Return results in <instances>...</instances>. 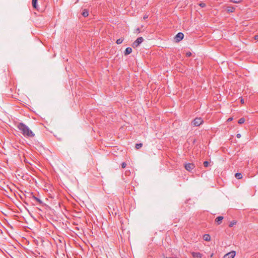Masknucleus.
Instances as JSON below:
<instances>
[{"instance_id":"f257e3e1","label":"nucleus","mask_w":258,"mask_h":258,"mask_svg":"<svg viewBox=\"0 0 258 258\" xmlns=\"http://www.w3.org/2000/svg\"><path fill=\"white\" fill-rule=\"evenodd\" d=\"M18 127L25 137H33L35 136L33 132L27 126L22 123L19 124Z\"/></svg>"},{"instance_id":"f03ea898","label":"nucleus","mask_w":258,"mask_h":258,"mask_svg":"<svg viewBox=\"0 0 258 258\" xmlns=\"http://www.w3.org/2000/svg\"><path fill=\"white\" fill-rule=\"evenodd\" d=\"M203 123V120L201 117L196 118L191 122V125L194 126H199Z\"/></svg>"},{"instance_id":"7ed1b4c3","label":"nucleus","mask_w":258,"mask_h":258,"mask_svg":"<svg viewBox=\"0 0 258 258\" xmlns=\"http://www.w3.org/2000/svg\"><path fill=\"white\" fill-rule=\"evenodd\" d=\"M144 40L143 37H140L137 38V39L133 43V47H137Z\"/></svg>"},{"instance_id":"20e7f679","label":"nucleus","mask_w":258,"mask_h":258,"mask_svg":"<svg viewBox=\"0 0 258 258\" xmlns=\"http://www.w3.org/2000/svg\"><path fill=\"white\" fill-rule=\"evenodd\" d=\"M184 37V34L181 32L178 33L174 37L175 41L176 42L180 41Z\"/></svg>"},{"instance_id":"39448f33","label":"nucleus","mask_w":258,"mask_h":258,"mask_svg":"<svg viewBox=\"0 0 258 258\" xmlns=\"http://www.w3.org/2000/svg\"><path fill=\"white\" fill-rule=\"evenodd\" d=\"M184 167L186 170L190 171L195 167V166L193 163H188L185 164Z\"/></svg>"},{"instance_id":"423d86ee","label":"nucleus","mask_w":258,"mask_h":258,"mask_svg":"<svg viewBox=\"0 0 258 258\" xmlns=\"http://www.w3.org/2000/svg\"><path fill=\"white\" fill-rule=\"evenodd\" d=\"M235 256V252L234 251H231L230 252L224 255L223 258H234Z\"/></svg>"},{"instance_id":"0eeeda50","label":"nucleus","mask_w":258,"mask_h":258,"mask_svg":"<svg viewBox=\"0 0 258 258\" xmlns=\"http://www.w3.org/2000/svg\"><path fill=\"white\" fill-rule=\"evenodd\" d=\"M223 219V217L222 216H218L216 218L215 222L217 223L218 225H220Z\"/></svg>"},{"instance_id":"6e6552de","label":"nucleus","mask_w":258,"mask_h":258,"mask_svg":"<svg viewBox=\"0 0 258 258\" xmlns=\"http://www.w3.org/2000/svg\"><path fill=\"white\" fill-rule=\"evenodd\" d=\"M192 255L194 258H200L202 256V254L200 252H192Z\"/></svg>"},{"instance_id":"1a4fd4ad","label":"nucleus","mask_w":258,"mask_h":258,"mask_svg":"<svg viewBox=\"0 0 258 258\" xmlns=\"http://www.w3.org/2000/svg\"><path fill=\"white\" fill-rule=\"evenodd\" d=\"M203 239L206 241H209L211 240V237L210 235L205 234L203 235Z\"/></svg>"},{"instance_id":"9d476101","label":"nucleus","mask_w":258,"mask_h":258,"mask_svg":"<svg viewBox=\"0 0 258 258\" xmlns=\"http://www.w3.org/2000/svg\"><path fill=\"white\" fill-rule=\"evenodd\" d=\"M235 9L233 7L228 6L226 8V10L228 13H232L234 12Z\"/></svg>"},{"instance_id":"9b49d317","label":"nucleus","mask_w":258,"mask_h":258,"mask_svg":"<svg viewBox=\"0 0 258 258\" xmlns=\"http://www.w3.org/2000/svg\"><path fill=\"white\" fill-rule=\"evenodd\" d=\"M132 52V49L131 47H127L125 49L124 51L125 55H128Z\"/></svg>"},{"instance_id":"f8f14e48","label":"nucleus","mask_w":258,"mask_h":258,"mask_svg":"<svg viewBox=\"0 0 258 258\" xmlns=\"http://www.w3.org/2000/svg\"><path fill=\"white\" fill-rule=\"evenodd\" d=\"M32 5L34 8L37 9L38 6L37 5V0H32Z\"/></svg>"},{"instance_id":"ddd939ff","label":"nucleus","mask_w":258,"mask_h":258,"mask_svg":"<svg viewBox=\"0 0 258 258\" xmlns=\"http://www.w3.org/2000/svg\"><path fill=\"white\" fill-rule=\"evenodd\" d=\"M235 177L237 179H241L242 178V175L241 173H236L235 174Z\"/></svg>"},{"instance_id":"4468645a","label":"nucleus","mask_w":258,"mask_h":258,"mask_svg":"<svg viewBox=\"0 0 258 258\" xmlns=\"http://www.w3.org/2000/svg\"><path fill=\"white\" fill-rule=\"evenodd\" d=\"M236 223V221H235V220H233L232 221L230 222V224H229V227H233L234 225H235Z\"/></svg>"},{"instance_id":"2eb2a0df","label":"nucleus","mask_w":258,"mask_h":258,"mask_svg":"<svg viewBox=\"0 0 258 258\" xmlns=\"http://www.w3.org/2000/svg\"><path fill=\"white\" fill-rule=\"evenodd\" d=\"M82 15L85 17H87L88 16V12L87 10H84L82 13Z\"/></svg>"},{"instance_id":"dca6fc26","label":"nucleus","mask_w":258,"mask_h":258,"mask_svg":"<svg viewBox=\"0 0 258 258\" xmlns=\"http://www.w3.org/2000/svg\"><path fill=\"white\" fill-rule=\"evenodd\" d=\"M245 121V119L244 118H240L239 120H238V123L239 124H242V123H243Z\"/></svg>"},{"instance_id":"f3484780","label":"nucleus","mask_w":258,"mask_h":258,"mask_svg":"<svg viewBox=\"0 0 258 258\" xmlns=\"http://www.w3.org/2000/svg\"><path fill=\"white\" fill-rule=\"evenodd\" d=\"M123 39H122V38H119V39H117V40H116V43H117V44H120L122 43V42H123Z\"/></svg>"},{"instance_id":"a211bd4d","label":"nucleus","mask_w":258,"mask_h":258,"mask_svg":"<svg viewBox=\"0 0 258 258\" xmlns=\"http://www.w3.org/2000/svg\"><path fill=\"white\" fill-rule=\"evenodd\" d=\"M242 1L243 0H230V2L233 3L238 4Z\"/></svg>"},{"instance_id":"6ab92c4d","label":"nucleus","mask_w":258,"mask_h":258,"mask_svg":"<svg viewBox=\"0 0 258 258\" xmlns=\"http://www.w3.org/2000/svg\"><path fill=\"white\" fill-rule=\"evenodd\" d=\"M142 143H140V144H137L136 145V148L137 149H140V148H141L142 147Z\"/></svg>"},{"instance_id":"aec40b11","label":"nucleus","mask_w":258,"mask_h":258,"mask_svg":"<svg viewBox=\"0 0 258 258\" xmlns=\"http://www.w3.org/2000/svg\"><path fill=\"white\" fill-rule=\"evenodd\" d=\"M209 163L208 161H204V163H203L204 166L205 167H207L208 166V165H209Z\"/></svg>"},{"instance_id":"412c9836","label":"nucleus","mask_w":258,"mask_h":258,"mask_svg":"<svg viewBox=\"0 0 258 258\" xmlns=\"http://www.w3.org/2000/svg\"><path fill=\"white\" fill-rule=\"evenodd\" d=\"M199 6L202 8H204L206 6V4L204 3H201L199 4Z\"/></svg>"},{"instance_id":"4be33fe9","label":"nucleus","mask_w":258,"mask_h":258,"mask_svg":"<svg viewBox=\"0 0 258 258\" xmlns=\"http://www.w3.org/2000/svg\"><path fill=\"white\" fill-rule=\"evenodd\" d=\"M186 55L188 57H189L191 55V53L190 52H187L186 53Z\"/></svg>"},{"instance_id":"5701e85b","label":"nucleus","mask_w":258,"mask_h":258,"mask_svg":"<svg viewBox=\"0 0 258 258\" xmlns=\"http://www.w3.org/2000/svg\"><path fill=\"white\" fill-rule=\"evenodd\" d=\"M121 166L123 168H125L126 166V164L124 162L122 163L121 164Z\"/></svg>"},{"instance_id":"b1692460","label":"nucleus","mask_w":258,"mask_h":258,"mask_svg":"<svg viewBox=\"0 0 258 258\" xmlns=\"http://www.w3.org/2000/svg\"><path fill=\"white\" fill-rule=\"evenodd\" d=\"M254 38L255 40L258 41V35H256L254 36Z\"/></svg>"},{"instance_id":"393cba45","label":"nucleus","mask_w":258,"mask_h":258,"mask_svg":"<svg viewBox=\"0 0 258 258\" xmlns=\"http://www.w3.org/2000/svg\"><path fill=\"white\" fill-rule=\"evenodd\" d=\"M236 137H237V138H240L241 135H240V134H238L236 135Z\"/></svg>"},{"instance_id":"a878e982","label":"nucleus","mask_w":258,"mask_h":258,"mask_svg":"<svg viewBox=\"0 0 258 258\" xmlns=\"http://www.w3.org/2000/svg\"><path fill=\"white\" fill-rule=\"evenodd\" d=\"M232 120V118L230 117V118H229L227 119V121H231V120Z\"/></svg>"},{"instance_id":"bb28decb","label":"nucleus","mask_w":258,"mask_h":258,"mask_svg":"<svg viewBox=\"0 0 258 258\" xmlns=\"http://www.w3.org/2000/svg\"><path fill=\"white\" fill-rule=\"evenodd\" d=\"M148 18V16H145L144 17V19H146V18Z\"/></svg>"},{"instance_id":"cd10ccee","label":"nucleus","mask_w":258,"mask_h":258,"mask_svg":"<svg viewBox=\"0 0 258 258\" xmlns=\"http://www.w3.org/2000/svg\"><path fill=\"white\" fill-rule=\"evenodd\" d=\"M213 253H212V254H211V255H210V257H212V256H213Z\"/></svg>"},{"instance_id":"c85d7f7f","label":"nucleus","mask_w":258,"mask_h":258,"mask_svg":"<svg viewBox=\"0 0 258 258\" xmlns=\"http://www.w3.org/2000/svg\"><path fill=\"white\" fill-rule=\"evenodd\" d=\"M241 102L242 103H243V100H242V99L241 100Z\"/></svg>"}]
</instances>
